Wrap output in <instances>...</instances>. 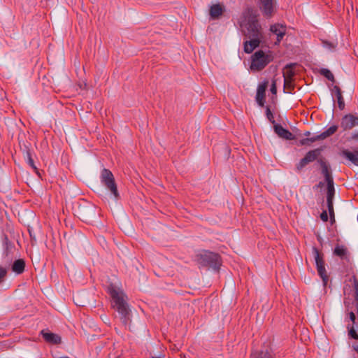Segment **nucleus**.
Wrapping results in <instances>:
<instances>
[{
	"instance_id": "obj_32",
	"label": "nucleus",
	"mask_w": 358,
	"mask_h": 358,
	"mask_svg": "<svg viewBox=\"0 0 358 358\" xmlns=\"http://www.w3.org/2000/svg\"><path fill=\"white\" fill-rule=\"evenodd\" d=\"M266 116L267 119L268 120V121L271 124H273V125L277 124L274 120V115H273V113L271 112L270 107L268 106H266Z\"/></svg>"
},
{
	"instance_id": "obj_41",
	"label": "nucleus",
	"mask_w": 358,
	"mask_h": 358,
	"mask_svg": "<svg viewBox=\"0 0 358 358\" xmlns=\"http://www.w3.org/2000/svg\"><path fill=\"white\" fill-rule=\"evenodd\" d=\"M352 305L355 308V313H357V315L358 316V298H354V301L352 302Z\"/></svg>"
},
{
	"instance_id": "obj_50",
	"label": "nucleus",
	"mask_w": 358,
	"mask_h": 358,
	"mask_svg": "<svg viewBox=\"0 0 358 358\" xmlns=\"http://www.w3.org/2000/svg\"><path fill=\"white\" fill-rule=\"evenodd\" d=\"M151 358H160V357H152Z\"/></svg>"
},
{
	"instance_id": "obj_6",
	"label": "nucleus",
	"mask_w": 358,
	"mask_h": 358,
	"mask_svg": "<svg viewBox=\"0 0 358 358\" xmlns=\"http://www.w3.org/2000/svg\"><path fill=\"white\" fill-rule=\"evenodd\" d=\"M100 179L101 183L110 192L115 199H119L120 196L113 173L109 169L104 168L101 172Z\"/></svg>"
},
{
	"instance_id": "obj_9",
	"label": "nucleus",
	"mask_w": 358,
	"mask_h": 358,
	"mask_svg": "<svg viewBox=\"0 0 358 358\" xmlns=\"http://www.w3.org/2000/svg\"><path fill=\"white\" fill-rule=\"evenodd\" d=\"M312 252L315 259L317 274L327 271L324 253L316 247H313Z\"/></svg>"
},
{
	"instance_id": "obj_37",
	"label": "nucleus",
	"mask_w": 358,
	"mask_h": 358,
	"mask_svg": "<svg viewBox=\"0 0 358 358\" xmlns=\"http://www.w3.org/2000/svg\"><path fill=\"white\" fill-rule=\"evenodd\" d=\"M320 219L323 221V222H327L328 221V214H327V211L326 210H323L322 212L320 214Z\"/></svg>"
},
{
	"instance_id": "obj_21",
	"label": "nucleus",
	"mask_w": 358,
	"mask_h": 358,
	"mask_svg": "<svg viewBox=\"0 0 358 358\" xmlns=\"http://www.w3.org/2000/svg\"><path fill=\"white\" fill-rule=\"evenodd\" d=\"M358 150H355L354 152H350L348 150H343L341 151V155L349 161H350L355 166H358Z\"/></svg>"
},
{
	"instance_id": "obj_26",
	"label": "nucleus",
	"mask_w": 358,
	"mask_h": 358,
	"mask_svg": "<svg viewBox=\"0 0 358 358\" xmlns=\"http://www.w3.org/2000/svg\"><path fill=\"white\" fill-rule=\"evenodd\" d=\"M294 80L284 79V90H287V93H292L294 90Z\"/></svg>"
},
{
	"instance_id": "obj_31",
	"label": "nucleus",
	"mask_w": 358,
	"mask_h": 358,
	"mask_svg": "<svg viewBox=\"0 0 358 358\" xmlns=\"http://www.w3.org/2000/svg\"><path fill=\"white\" fill-rule=\"evenodd\" d=\"M8 268L0 265V284L3 283L8 274Z\"/></svg>"
},
{
	"instance_id": "obj_22",
	"label": "nucleus",
	"mask_w": 358,
	"mask_h": 358,
	"mask_svg": "<svg viewBox=\"0 0 358 358\" xmlns=\"http://www.w3.org/2000/svg\"><path fill=\"white\" fill-rule=\"evenodd\" d=\"M332 91L334 92L335 96H336L339 109L341 110H343L345 108V101L341 88L337 85H334Z\"/></svg>"
},
{
	"instance_id": "obj_24",
	"label": "nucleus",
	"mask_w": 358,
	"mask_h": 358,
	"mask_svg": "<svg viewBox=\"0 0 358 358\" xmlns=\"http://www.w3.org/2000/svg\"><path fill=\"white\" fill-rule=\"evenodd\" d=\"M317 163L320 164L321 173L323 176L331 172V168L324 158L317 159Z\"/></svg>"
},
{
	"instance_id": "obj_23",
	"label": "nucleus",
	"mask_w": 358,
	"mask_h": 358,
	"mask_svg": "<svg viewBox=\"0 0 358 358\" xmlns=\"http://www.w3.org/2000/svg\"><path fill=\"white\" fill-rule=\"evenodd\" d=\"M296 64H289L285 66L283 71L284 79L294 80V77L295 76L294 68Z\"/></svg>"
},
{
	"instance_id": "obj_48",
	"label": "nucleus",
	"mask_w": 358,
	"mask_h": 358,
	"mask_svg": "<svg viewBox=\"0 0 358 358\" xmlns=\"http://www.w3.org/2000/svg\"><path fill=\"white\" fill-rule=\"evenodd\" d=\"M317 241L321 243L322 241V238L320 236H318L317 237Z\"/></svg>"
},
{
	"instance_id": "obj_30",
	"label": "nucleus",
	"mask_w": 358,
	"mask_h": 358,
	"mask_svg": "<svg viewBox=\"0 0 358 358\" xmlns=\"http://www.w3.org/2000/svg\"><path fill=\"white\" fill-rule=\"evenodd\" d=\"M27 157L28 164L34 169L36 173L39 174L37 167L35 166L34 159L31 157V154L29 150L27 151Z\"/></svg>"
},
{
	"instance_id": "obj_11",
	"label": "nucleus",
	"mask_w": 358,
	"mask_h": 358,
	"mask_svg": "<svg viewBox=\"0 0 358 358\" xmlns=\"http://www.w3.org/2000/svg\"><path fill=\"white\" fill-rule=\"evenodd\" d=\"M275 355L269 346H263L259 350L252 351L250 358H275Z\"/></svg>"
},
{
	"instance_id": "obj_45",
	"label": "nucleus",
	"mask_w": 358,
	"mask_h": 358,
	"mask_svg": "<svg viewBox=\"0 0 358 358\" xmlns=\"http://www.w3.org/2000/svg\"><path fill=\"white\" fill-rule=\"evenodd\" d=\"M323 186H324V182L322 181L319 182V183L317 184L318 187H322Z\"/></svg>"
},
{
	"instance_id": "obj_28",
	"label": "nucleus",
	"mask_w": 358,
	"mask_h": 358,
	"mask_svg": "<svg viewBox=\"0 0 358 358\" xmlns=\"http://www.w3.org/2000/svg\"><path fill=\"white\" fill-rule=\"evenodd\" d=\"M335 192L334 185L327 186V201H334Z\"/></svg>"
},
{
	"instance_id": "obj_5",
	"label": "nucleus",
	"mask_w": 358,
	"mask_h": 358,
	"mask_svg": "<svg viewBox=\"0 0 358 358\" xmlns=\"http://www.w3.org/2000/svg\"><path fill=\"white\" fill-rule=\"evenodd\" d=\"M196 257L199 264L203 266H209L216 271H219L222 265L220 255L209 250H203L202 252L197 255Z\"/></svg>"
},
{
	"instance_id": "obj_25",
	"label": "nucleus",
	"mask_w": 358,
	"mask_h": 358,
	"mask_svg": "<svg viewBox=\"0 0 358 358\" xmlns=\"http://www.w3.org/2000/svg\"><path fill=\"white\" fill-rule=\"evenodd\" d=\"M348 281L352 283L353 299L358 298V278L357 275L352 273Z\"/></svg>"
},
{
	"instance_id": "obj_1",
	"label": "nucleus",
	"mask_w": 358,
	"mask_h": 358,
	"mask_svg": "<svg viewBox=\"0 0 358 358\" xmlns=\"http://www.w3.org/2000/svg\"><path fill=\"white\" fill-rule=\"evenodd\" d=\"M245 20L243 24L245 28L244 35L249 41L243 43L244 51L251 53L259 44L263 38L262 27L259 23L257 17L252 8H248L243 13Z\"/></svg>"
},
{
	"instance_id": "obj_33",
	"label": "nucleus",
	"mask_w": 358,
	"mask_h": 358,
	"mask_svg": "<svg viewBox=\"0 0 358 358\" xmlns=\"http://www.w3.org/2000/svg\"><path fill=\"white\" fill-rule=\"evenodd\" d=\"M318 275L322 279L323 286L327 287L329 280V275H328L327 271L318 273Z\"/></svg>"
},
{
	"instance_id": "obj_19",
	"label": "nucleus",
	"mask_w": 358,
	"mask_h": 358,
	"mask_svg": "<svg viewBox=\"0 0 358 358\" xmlns=\"http://www.w3.org/2000/svg\"><path fill=\"white\" fill-rule=\"evenodd\" d=\"M225 8L220 3L213 4L209 10V15L213 20L218 19L224 12Z\"/></svg>"
},
{
	"instance_id": "obj_8",
	"label": "nucleus",
	"mask_w": 358,
	"mask_h": 358,
	"mask_svg": "<svg viewBox=\"0 0 358 358\" xmlns=\"http://www.w3.org/2000/svg\"><path fill=\"white\" fill-rule=\"evenodd\" d=\"M322 150V148H318L308 151L305 157L296 165V170L301 171L308 164L315 160L317 161L320 159L319 157L321 155Z\"/></svg>"
},
{
	"instance_id": "obj_43",
	"label": "nucleus",
	"mask_w": 358,
	"mask_h": 358,
	"mask_svg": "<svg viewBox=\"0 0 358 358\" xmlns=\"http://www.w3.org/2000/svg\"><path fill=\"white\" fill-rule=\"evenodd\" d=\"M352 349H353L356 352H357V353H358V343H353V344H352Z\"/></svg>"
},
{
	"instance_id": "obj_29",
	"label": "nucleus",
	"mask_w": 358,
	"mask_h": 358,
	"mask_svg": "<svg viewBox=\"0 0 358 358\" xmlns=\"http://www.w3.org/2000/svg\"><path fill=\"white\" fill-rule=\"evenodd\" d=\"M320 74L324 76L327 79L331 82L335 81L334 76L333 73L327 69H322L320 71Z\"/></svg>"
},
{
	"instance_id": "obj_13",
	"label": "nucleus",
	"mask_w": 358,
	"mask_h": 358,
	"mask_svg": "<svg viewBox=\"0 0 358 358\" xmlns=\"http://www.w3.org/2000/svg\"><path fill=\"white\" fill-rule=\"evenodd\" d=\"M275 133L280 138L286 140H294L295 136L288 129H285L281 124H277L273 126Z\"/></svg>"
},
{
	"instance_id": "obj_34",
	"label": "nucleus",
	"mask_w": 358,
	"mask_h": 358,
	"mask_svg": "<svg viewBox=\"0 0 358 358\" xmlns=\"http://www.w3.org/2000/svg\"><path fill=\"white\" fill-rule=\"evenodd\" d=\"M325 182H327V186H332L334 185V178L332 176L331 172L329 174H326L324 176Z\"/></svg>"
},
{
	"instance_id": "obj_36",
	"label": "nucleus",
	"mask_w": 358,
	"mask_h": 358,
	"mask_svg": "<svg viewBox=\"0 0 358 358\" xmlns=\"http://www.w3.org/2000/svg\"><path fill=\"white\" fill-rule=\"evenodd\" d=\"M327 207L329 213H331V212H334V201H327Z\"/></svg>"
},
{
	"instance_id": "obj_7",
	"label": "nucleus",
	"mask_w": 358,
	"mask_h": 358,
	"mask_svg": "<svg viewBox=\"0 0 358 358\" xmlns=\"http://www.w3.org/2000/svg\"><path fill=\"white\" fill-rule=\"evenodd\" d=\"M277 1L276 0H259L258 8L262 15L270 19L277 12Z\"/></svg>"
},
{
	"instance_id": "obj_27",
	"label": "nucleus",
	"mask_w": 358,
	"mask_h": 358,
	"mask_svg": "<svg viewBox=\"0 0 358 358\" xmlns=\"http://www.w3.org/2000/svg\"><path fill=\"white\" fill-rule=\"evenodd\" d=\"M338 130V126L337 125H332L329 128H328L326 131L322 133V135L323 136L324 138H327V137L331 136L334 134Z\"/></svg>"
},
{
	"instance_id": "obj_10",
	"label": "nucleus",
	"mask_w": 358,
	"mask_h": 358,
	"mask_svg": "<svg viewBox=\"0 0 358 358\" xmlns=\"http://www.w3.org/2000/svg\"><path fill=\"white\" fill-rule=\"evenodd\" d=\"M78 213L80 219L85 222H88L95 216L96 207L90 203L86 206H80L78 208Z\"/></svg>"
},
{
	"instance_id": "obj_15",
	"label": "nucleus",
	"mask_w": 358,
	"mask_h": 358,
	"mask_svg": "<svg viewBox=\"0 0 358 358\" xmlns=\"http://www.w3.org/2000/svg\"><path fill=\"white\" fill-rule=\"evenodd\" d=\"M268 85V82H264L262 84L258 86L257 94H256V101L258 105L261 107L264 106L265 103V97H266V90Z\"/></svg>"
},
{
	"instance_id": "obj_51",
	"label": "nucleus",
	"mask_w": 358,
	"mask_h": 358,
	"mask_svg": "<svg viewBox=\"0 0 358 358\" xmlns=\"http://www.w3.org/2000/svg\"><path fill=\"white\" fill-rule=\"evenodd\" d=\"M357 154H358V152H357Z\"/></svg>"
},
{
	"instance_id": "obj_17",
	"label": "nucleus",
	"mask_w": 358,
	"mask_h": 358,
	"mask_svg": "<svg viewBox=\"0 0 358 358\" xmlns=\"http://www.w3.org/2000/svg\"><path fill=\"white\" fill-rule=\"evenodd\" d=\"M10 266L12 272L16 275H21L25 271L26 263L24 259H17L10 264Z\"/></svg>"
},
{
	"instance_id": "obj_3",
	"label": "nucleus",
	"mask_w": 358,
	"mask_h": 358,
	"mask_svg": "<svg viewBox=\"0 0 358 358\" xmlns=\"http://www.w3.org/2000/svg\"><path fill=\"white\" fill-rule=\"evenodd\" d=\"M274 59L273 52L259 50L251 57L250 69L253 72L262 71Z\"/></svg>"
},
{
	"instance_id": "obj_4",
	"label": "nucleus",
	"mask_w": 358,
	"mask_h": 358,
	"mask_svg": "<svg viewBox=\"0 0 358 358\" xmlns=\"http://www.w3.org/2000/svg\"><path fill=\"white\" fill-rule=\"evenodd\" d=\"M333 256L338 257L343 265L345 271L350 272L352 267V254L349 248L343 244L337 243L332 251Z\"/></svg>"
},
{
	"instance_id": "obj_16",
	"label": "nucleus",
	"mask_w": 358,
	"mask_h": 358,
	"mask_svg": "<svg viewBox=\"0 0 358 358\" xmlns=\"http://www.w3.org/2000/svg\"><path fill=\"white\" fill-rule=\"evenodd\" d=\"M270 31L277 36V41L275 43H279L286 34V26L280 24H275L271 26Z\"/></svg>"
},
{
	"instance_id": "obj_12",
	"label": "nucleus",
	"mask_w": 358,
	"mask_h": 358,
	"mask_svg": "<svg viewBox=\"0 0 358 358\" xmlns=\"http://www.w3.org/2000/svg\"><path fill=\"white\" fill-rule=\"evenodd\" d=\"M355 126H358V116L350 113L342 117L341 127L344 131L350 130Z\"/></svg>"
},
{
	"instance_id": "obj_39",
	"label": "nucleus",
	"mask_w": 358,
	"mask_h": 358,
	"mask_svg": "<svg viewBox=\"0 0 358 358\" xmlns=\"http://www.w3.org/2000/svg\"><path fill=\"white\" fill-rule=\"evenodd\" d=\"M299 145H310V141L309 138H303V139L300 140Z\"/></svg>"
},
{
	"instance_id": "obj_49",
	"label": "nucleus",
	"mask_w": 358,
	"mask_h": 358,
	"mask_svg": "<svg viewBox=\"0 0 358 358\" xmlns=\"http://www.w3.org/2000/svg\"><path fill=\"white\" fill-rule=\"evenodd\" d=\"M344 304H345V307H348V305H349V303H347V302H346V301H344Z\"/></svg>"
},
{
	"instance_id": "obj_2",
	"label": "nucleus",
	"mask_w": 358,
	"mask_h": 358,
	"mask_svg": "<svg viewBox=\"0 0 358 358\" xmlns=\"http://www.w3.org/2000/svg\"><path fill=\"white\" fill-rule=\"evenodd\" d=\"M107 292L111 297L112 307L118 313L122 322L127 325L131 321V311L127 301V296L113 284L107 287Z\"/></svg>"
},
{
	"instance_id": "obj_47",
	"label": "nucleus",
	"mask_w": 358,
	"mask_h": 358,
	"mask_svg": "<svg viewBox=\"0 0 358 358\" xmlns=\"http://www.w3.org/2000/svg\"><path fill=\"white\" fill-rule=\"evenodd\" d=\"M29 233L31 238V239H35V237L33 236V234L31 233V231L30 230H29Z\"/></svg>"
},
{
	"instance_id": "obj_44",
	"label": "nucleus",
	"mask_w": 358,
	"mask_h": 358,
	"mask_svg": "<svg viewBox=\"0 0 358 358\" xmlns=\"http://www.w3.org/2000/svg\"><path fill=\"white\" fill-rule=\"evenodd\" d=\"M352 138L355 140L358 139V131L352 134Z\"/></svg>"
},
{
	"instance_id": "obj_18",
	"label": "nucleus",
	"mask_w": 358,
	"mask_h": 358,
	"mask_svg": "<svg viewBox=\"0 0 358 358\" xmlns=\"http://www.w3.org/2000/svg\"><path fill=\"white\" fill-rule=\"evenodd\" d=\"M41 334L47 343L56 345L59 344L62 342L61 337L59 335L49 332L45 329L41 331Z\"/></svg>"
},
{
	"instance_id": "obj_42",
	"label": "nucleus",
	"mask_w": 358,
	"mask_h": 358,
	"mask_svg": "<svg viewBox=\"0 0 358 358\" xmlns=\"http://www.w3.org/2000/svg\"><path fill=\"white\" fill-rule=\"evenodd\" d=\"M329 214L331 224H333L336 222L335 213H334V212H331V213H329Z\"/></svg>"
},
{
	"instance_id": "obj_40",
	"label": "nucleus",
	"mask_w": 358,
	"mask_h": 358,
	"mask_svg": "<svg viewBox=\"0 0 358 358\" xmlns=\"http://www.w3.org/2000/svg\"><path fill=\"white\" fill-rule=\"evenodd\" d=\"M271 92L272 94H275L277 93V87L275 80L272 81V84L271 86Z\"/></svg>"
},
{
	"instance_id": "obj_35",
	"label": "nucleus",
	"mask_w": 358,
	"mask_h": 358,
	"mask_svg": "<svg viewBox=\"0 0 358 358\" xmlns=\"http://www.w3.org/2000/svg\"><path fill=\"white\" fill-rule=\"evenodd\" d=\"M309 139H310V143H312L317 141L324 140V138L323 136L322 135V134H320L319 135L309 138Z\"/></svg>"
},
{
	"instance_id": "obj_14",
	"label": "nucleus",
	"mask_w": 358,
	"mask_h": 358,
	"mask_svg": "<svg viewBox=\"0 0 358 358\" xmlns=\"http://www.w3.org/2000/svg\"><path fill=\"white\" fill-rule=\"evenodd\" d=\"M2 245H3V257L4 258H8L11 253H13V250L15 248L13 243H12L8 237V235L6 234H2Z\"/></svg>"
},
{
	"instance_id": "obj_38",
	"label": "nucleus",
	"mask_w": 358,
	"mask_h": 358,
	"mask_svg": "<svg viewBox=\"0 0 358 358\" xmlns=\"http://www.w3.org/2000/svg\"><path fill=\"white\" fill-rule=\"evenodd\" d=\"M357 313L354 311H350L348 313V315L349 317L350 320L352 322H355V319L357 317V315H356Z\"/></svg>"
},
{
	"instance_id": "obj_46",
	"label": "nucleus",
	"mask_w": 358,
	"mask_h": 358,
	"mask_svg": "<svg viewBox=\"0 0 358 358\" xmlns=\"http://www.w3.org/2000/svg\"><path fill=\"white\" fill-rule=\"evenodd\" d=\"M303 135L306 136H309L310 135V132L309 131H307L303 134Z\"/></svg>"
},
{
	"instance_id": "obj_20",
	"label": "nucleus",
	"mask_w": 358,
	"mask_h": 358,
	"mask_svg": "<svg viewBox=\"0 0 358 358\" xmlns=\"http://www.w3.org/2000/svg\"><path fill=\"white\" fill-rule=\"evenodd\" d=\"M348 336L350 338L358 340V316L355 322L347 326Z\"/></svg>"
}]
</instances>
